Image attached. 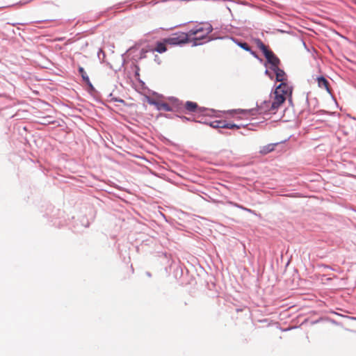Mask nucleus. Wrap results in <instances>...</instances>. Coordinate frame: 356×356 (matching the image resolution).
<instances>
[{
  "label": "nucleus",
  "mask_w": 356,
  "mask_h": 356,
  "mask_svg": "<svg viewBox=\"0 0 356 356\" xmlns=\"http://www.w3.org/2000/svg\"><path fill=\"white\" fill-rule=\"evenodd\" d=\"M271 98L273 99L272 100L264 101L258 106L259 113L275 114L278 108L284 102V99L281 97H276L273 95Z\"/></svg>",
  "instance_id": "obj_1"
},
{
  "label": "nucleus",
  "mask_w": 356,
  "mask_h": 356,
  "mask_svg": "<svg viewBox=\"0 0 356 356\" xmlns=\"http://www.w3.org/2000/svg\"><path fill=\"white\" fill-rule=\"evenodd\" d=\"M212 31V26L209 23H204L197 25L195 29L190 30L188 33L189 38L193 37V40L197 44V41L207 38Z\"/></svg>",
  "instance_id": "obj_2"
},
{
  "label": "nucleus",
  "mask_w": 356,
  "mask_h": 356,
  "mask_svg": "<svg viewBox=\"0 0 356 356\" xmlns=\"http://www.w3.org/2000/svg\"><path fill=\"white\" fill-rule=\"evenodd\" d=\"M255 45L263 52L267 61L272 65V67L279 66L280 63V59L274 54V53L266 46L264 42L259 38L253 40Z\"/></svg>",
  "instance_id": "obj_3"
},
{
  "label": "nucleus",
  "mask_w": 356,
  "mask_h": 356,
  "mask_svg": "<svg viewBox=\"0 0 356 356\" xmlns=\"http://www.w3.org/2000/svg\"><path fill=\"white\" fill-rule=\"evenodd\" d=\"M190 40L188 33L178 32L173 33L170 37L165 38V42L172 45L186 44Z\"/></svg>",
  "instance_id": "obj_4"
},
{
  "label": "nucleus",
  "mask_w": 356,
  "mask_h": 356,
  "mask_svg": "<svg viewBox=\"0 0 356 356\" xmlns=\"http://www.w3.org/2000/svg\"><path fill=\"white\" fill-rule=\"evenodd\" d=\"M293 88L289 86L288 81L281 83L276 88L273 95L276 97H283L284 101L287 97H291L292 94Z\"/></svg>",
  "instance_id": "obj_5"
},
{
  "label": "nucleus",
  "mask_w": 356,
  "mask_h": 356,
  "mask_svg": "<svg viewBox=\"0 0 356 356\" xmlns=\"http://www.w3.org/2000/svg\"><path fill=\"white\" fill-rule=\"evenodd\" d=\"M147 102L156 106L157 110H164L165 111H172V108L167 103L148 98Z\"/></svg>",
  "instance_id": "obj_6"
},
{
  "label": "nucleus",
  "mask_w": 356,
  "mask_h": 356,
  "mask_svg": "<svg viewBox=\"0 0 356 356\" xmlns=\"http://www.w3.org/2000/svg\"><path fill=\"white\" fill-rule=\"evenodd\" d=\"M273 71L275 73L277 81L284 83L288 81L287 76L285 72L280 69L279 66L276 67H272Z\"/></svg>",
  "instance_id": "obj_7"
},
{
  "label": "nucleus",
  "mask_w": 356,
  "mask_h": 356,
  "mask_svg": "<svg viewBox=\"0 0 356 356\" xmlns=\"http://www.w3.org/2000/svg\"><path fill=\"white\" fill-rule=\"evenodd\" d=\"M318 86L321 88L325 89L329 93H331L330 89V84L328 81L324 78L323 76H320L317 78Z\"/></svg>",
  "instance_id": "obj_8"
},
{
  "label": "nucleus",
  "mask_w": 356,
  "mask_h": 356,
  "mask_svg": "<svg viewBox=\"0 0 356 356\" xmlns=\"http://www.w3.org/2000/svg\"><path fill=\"white\" fill-rule=\"evenodd\" d=\"M166 44L167 43L165 42V39L163 40V42H158L156 44L154 49H153L152 51H157L160 54L163 53L167 50Z\"/></svg>",
  "instance_id": "obj_9"
},
{
  "label": "nucleus",
  "mask_w": 356,
  "mask_h": 356,
  "mask_svg": "<svg viewBox=\"0 0 356 356\" xmlns=\"http://www.w3.org/2000/svg\"><path fill=\"white\" fill-rule=\"evenodd\" d=\"M274 148H275V145L274 144H268L266 146H264L261 150H260V152L262 154H266L269 152H271L274 150Z\"/></svg>",
  "instance_id": "obj_10"
},
{
  "label": "nucleus",
  "mask_w": 356,
  "mask_h": 356,
  "mask_svg": "<svg viewBox=\"0 0 356 356\" xmlns=\"http://www.w3.org/2000/svg\"><path fill=\"white\" fill-rule=\"evenodd\" d=\"M185 108L190 112H194L197 108V104L195 102L188 101L186 102Z\"/></svg>",
  "instance_id": "obj_11"
},
{
  "label": "nucleus",
  "mask_w": 356,
  "mask_h": 356,
  "mask_svg": "<svg viewBox=\"0 0 356 356\" xmlns=\"http://www.w3.org/2000/svg\"><path fill=\"white\" fill-rule=\"evenodd\" d=\"M79 72L81 74L82 79L87 83H90V79L88 76L87 75L86 71L82 67H79Z\"/></svg>",
  "instance_id": "obj_12"
},
{
  "label": "nucleus",
  "mask_w": 356,
  "mask_h": 356,
  "mask_svg": "<svg viewBox=\"0 0 356 356\" xmlns=\"http://www.w3.org/2000/svg\"><path fill=\"white\" fill-rule=\"evenodd\" d=\"M211 127L213 128H224L225 122L221 120H216L210 124Z\"/></svg>",
  "instance_id": "obj_13"
},
{
  "label": "nucleus",
  "mask_w": 356,
  "mask_h": 356,
  "mask_svg": "<svg viewBox=\"0 0 356 356\" xmlns=\"http://www.w3.org/2000/svg\"><path fill=\"white\" fill-rule=\"evenodd\" d=\"M241 126L233 123H226L225 122L224 129H240Z\"/></svg>",
  "instance_id": "obj_14"
},
{
  "label": "nucleus",
  "mask_w": 356,
  "mask_h": 356,
  "mask_svg": "<svg viewBox=\"0 0 356 356\" xmlns=\"http://www.w3.org/2000/svg\"><path fill=\"white\" fill-rule=\"evenodd\" d=\"M238 45L247 51H251V49L246 42H238Z\"/></svg>",
  "instance_id": "obj_15"
},
{
  "label": "nucleus",
  "mask_w": 356,
  "mask_h": 356,
  "mask_svg": "<svg viewBox=\"0 0 356 356\" xmlns=\"http://www.w3.org/2000/svg\"><path fill=\"white\" fill-rule=\"evenodd\" d=\"M42 124H49L51 123L50 121L47 120L46 118H43L42 119V122H41Z\"/></svg>",
  "instance_id": "obj_16"
},
{
  "label": "nucleus",
  "mask_w": 356,
  "mask_h": 356,
  "mask_svg": "<svg viewBox=\"0 0 356 356\" xmlns=\"http://www.w3.org/2000/svg\"><path fill=\"white\" fill-rule=\"evenodd\" d=\"M8 6L5 2H3L2 0H0V8H5Z\"/></svg>",
  "instance_id": "obj_17"
},
{
  "label": "nucleus",
  "mask_w": 356,
  "mask_h": 356,
  "mask_svg": "<svg viewBox=\"0 0 356 356\" xmlns=\"http://www.w3.org/2000/svg\"><path fill=\"white\" fill-rule=\"evenodd\" d=\"M147 50L142 49V53L145 54V53H147Z\"/></svg>",
  "instance_id": "obj_18"
},
{
  "label": "nucleus",
  "mask_w": 356,
  "mask_h": 356,
  "mask_svg": "<svg viewBox=\"0 0 356 356\" xmlns=\"http://www.w3.org/2000/svg\"><path fill=\"white\" fill-rule=\"evenodd\" d=\"M266 74H268V71L266 70Z\"/></svg>",
  "instance_id": "obj_19"
}]
</instances>
